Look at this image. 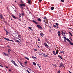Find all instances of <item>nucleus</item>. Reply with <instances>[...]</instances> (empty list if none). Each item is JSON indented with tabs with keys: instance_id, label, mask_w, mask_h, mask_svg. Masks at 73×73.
Masks as SVG:
<instances>
[{
	"instance_id": "obj_1",
	"label": "nucleus",
	"mask_w": 73,
	"mask_h": 73,
	"mask_svg": "<svg viewBox=\"0 0 73 73\" xmlns=\"http://www.w3.org/2000/svg\"><path fill=\"white\" fill-rule=\"evenodd\" d=\"M19 6H20V7L22 9H24V7H25V5L24 4H20L19 5Z\"/></svg>"
},
{
	"instance_id": "obj_2",
	"label": "nucleus",
	"mask_w": 73,
	"mask_h": 73,
	"mask_svg": "<svg viewBox=\"0 0 73 73\" xmlns=\"http://www.w3.org/2000/svg\"><path fill=\"white\" fill-rule=\"evenodd\" d=\"M37 27H38V29H42L43 28L41 26H40L39 25H37Z\"/></svg>"
},
{
	"instance_id": "obj_3",
	"label": "nucleus",
	"mask_w": 73,
	"mask_h": 73,
	"mask_svg": "<svg viewBox=\"0 0 73 73\" xmlns=\"http://www.w3.org/2000/svg\"><path fill=\"white\" fill-rule=\"evenodd\" d=\"M59 67V68H61V67H62V68H64V65L63 64L60 63V66Z\"/></svg>"
},
{
	"instance_id": "obj_4",
	"label": "nucleus",
	"mask_w": 73,
	"mask_h": 73,
	"mask_svg": "<svg viewBox=\"0 0 73 73\" xmlns=\"http://www.w3.org/2000/svg\"><path fill=\"white\" fill-rule=\"evenodd\" d=\"M43 56L45 57H49V56L48 55H47L45 54H43Z\"/></svg>"
},
{
	"instance_id": "obj_5",
	"label": "nucleus",
	"mask_w": 73,
	"mask_h": 73,
	"mask_svg": "<svg viewBox=\"0 0 73 73\" xmlns=\"http://www.w3.org/2000/svg\"><path fill=\"white\" fill-rule=\"evenodd\" d=\"M64 41L65 42H66V40H67V38H66L65 37V36H64Z\"/></svg>"
},
{
	"instance_id": "obj_6",
	"label": "nucleus",
	"mask_w": 73,
	"mask_h": 73,
	"mask_svg": "<svg viewBox=\"0 0 73 73\" xmlns=\"http://www.w3.org/2000/svg\"><path fill=\"white\" fill-rule=\"evenodd\" d=\"M0 18L1 19H3V16L2 14L0 15Z\"/></svg>"
},
{
	"instance_id": "obj_7",
	"label": "nucleus",
	"mask_w": 73,
	"mask_h": 73,
	"mask_svg": "<svg viewBox=\"0 0 73 73\" xmlns=\"http://www.w3.org/2000/svg\"><path fill=\"white\" fill-rule=\"evenodd\" d=\"M44 44L45 45V46H47V47H49V46L47 44L45 43H44Z\"/></svg>"
},
{
	"instance_id": "obj_8",
	"label": "nucleus",
	"mask_w": 73,
	"mask_h": 73,
	"mask_svg": "<svg viewBox=\"0 0 73 73\" xmlns=\"http://www.w3.org/2000/svg\"><path fill=\"white\" fill-rule=\"evenodd\" d=\"M53 26V27H54V28H57L56 29H58V27L57 26H56V25H54Z\"/></svg>"
},
{
	"instance_id": "obj_9",
	"label": "nucleus",
	"mask_w": 73,
	"mask_h": 73,
	"mask_svg": "<svg viewBox=\"0 0 73 73\" xmlns=\"http://www.w3.org/2000/svg\"><path fill=\"white\" fill-rule=\"evenodd\" d=\"M12 17L13 19H16V17L15 16V15H12Z\"/></svg>"
},
{
	"instance_id": "obj_10",
	"label": "nucleus",
	"mask_w": 73,
	"mask_h": 73,
	"mask_svg": "<svg viewBox=\"0 0 73 73\" xmlns=\"http://www.w3.org/2000/svg\"><path fill=\"white\" fill-rule=\"evenodd\" d=\"M28 3L30 5H31V0H28Z\"/></svg>"
},
{
	"instance_id": "obj_11",
	"label": "nucleus",
	"mask_w": 73,
	"mask_h": 73,
	"mask_svg": "<svg viewBox=\"0 0 73 73\" xmlns=\"http://www.w3.org/2000/svg\"><path fill=\"white\" fill-rule=\"evenodd\" d=\"M15 42H19V43H20V41L16 39L15 40Z\"/></svg>"
},
{
	"instance_id": "obj_12",
	"label": "nucleus",
	"mask_w": 73,
	"mask_h": 73,
	"mask_svg": "<svg viewBox=\"0 0 73 73\" xmlns=\"http://www.w3.org/2000/svg\"><path fill=\"white\" fill-rule=\"evenodd\" d=\"M38 21H40V22H41V19L40 18H38Z\"/></svg>"
},
{
	"instance_id": "obj_13",
	"label": "nucleus",
	"mask_w": 73,
	"mask_h": 73,
	"mask_svg": "<svg viewBox=\"0 0 73 73\" xmlns=\"http://www.w3.org/2000/svg\"><path fill=\"white\" fill-rule=\"evenodd\" d=\"M25 58L26 59V60H29V58L28 57H26V56L25 57Z\"/></svg>"
},
{
	"instance_id": "obj_14",
	"label": "nucleus",
	"mask_w": 73,
	"mask_h": 73,
	"mask_svg": "<svg viewBox=\"0 0 73 73\" xmlns=\"http://www.w3.org/2000/svg\"><path fill=\"white\" fill-rule=\"evenodd\" d=\"M18 62H19L21 65V66H23V64H22V63H21V62H20V61H19V60H18Z\"/></svg>"
},
{
	"instance_id": "obj_15",
	"label": "nucleus",
	"mask_w": 73,
	"mask_h": 73,
	"mask_svg": "<svg viewBox=\"0 0 73 73\" xmlns=\"http://www.w3.org/2000/svg\"><path fill=\"white\" fill-rule=\"evenodd\" d=\"M58 56V57H59L60 58H61V59H62V60H63V59H62V57L60 55H59Z\"/></svg>"
},
{
	"instance_id": "obj_16",
	"label": "nucleus",
	"mask_w": 73,
	"mask_h": 73,
	"mask_svg": "<svg viewBox=\"0 0 73 73\" xmlns=\"http://www.w3.org/2000/svg\"><path fill=\"white\" fill-rule=\"evenodd\" d=\"M71 41L70 42L69 44H70V45H72L73 46V42H71Z\"/></svg>"
},
{
	"instance_id": "obj_17",
	"label": "nucleus",
	"mask_w": 73,
	"mask_h": 73,
	"mask_svg": "<svg viewBox=\"0 0 73 73\" xmlns=\"http://www.w3.org/2000/svg\"><path fill=\"white\" fill-rule=\"evenodd\" d=\"M11 62L13 64H14L15 63V62L13 60H11Z\"/></svg>"
},
{
	"instance_id": "obj_18",
	"label": "nucleus",
	"mask_w": 73,
	"mask_h": 73,
	"mask_svg": "<svg viewBox=\"0 0 73 73\" xmlns=\"http://www.w3.org/2000/svg\"><path fill=\"white\" fill-rule=\"evenodd\" d=\"M51 10H53V9H54V7H51Z\"/></svg>"
},
{
	"instance_id": "obj_19",
	"label": "nucleus",
	"mask_w": 73,
	"mask_h": 73,
	"mask_svg": "<svg viewBox=\"0 0 73 73\" xmlns=\"http://www.w3.org/2000/svg\"><path fill=\"white\" fill-rule=\"evenodd\" d=\"M32 58L34 59V60H36V57H35L33 56H32Z\"/></svg>"
},
{
	"instance_id": "obj_20",
	"label": "nucleus",
	"mask_w": 73,
	"mask_h": 73,
	"mask_svg": "<svg viewBox=\"0 0 73 73\" xmlns=\"http://www.w3.org/2000/svg\"><path fill=\"white\" fill-rule=\"evenodd\" d=\"M19 18H20V17H21V13H20L19 14Z\"/></svg>"
},
{
	"instance_id": "obj_21",
	"label": "nucleus",
	"mask_w": 73,
	"mask_h": 73,
	"mask_svg": "<svg viewBox=\"0 0 73 73\" xmlns=\"http://www.w3.org/2000/svg\"><path fill=\"white\" fill-rule=\"evenodd\" d=\"M33 22H34V23H35V24H37V22H36V21H35L33 20Z\"/></svg>"
},
{
	"instance_id": "obj_22",
	"label": "nucleus",
	"mask_w": 73,
	"mask_h": 73,
	"mask_svg": "<svg viewBox=\"0 0 73 73\" xmlns=\"http://www.w3.org/2000/svg\"><path fill=\"white\" fill-rule=\"evenodd\" d=\"M10 51H12V50H11L9 49L8 50V53H10L9 52H10Z\"/></svg>"
},
{
	"instance_id": "obj_23",
	"label": "nucleus",
	"mask_w": 73,
	"mask_h": 73,
	"mask_svg": "<svg viewBox=\"0 0 73 73\" xmlns=\"http://www.w3.org/2000/svg\"><path fill=\"white\" fill-rule=\"evenodd\" d=\"M67 41H68L69 42H71V41L69 39L67 38Z\"/></svg>"
},
{
	"instance_id": "obj_24",
	"label": "nucleus",
	"mask_w": 73,
	"mask_h": 73,
	"mask_svg": "<svg viewBox=\"0 0 73 73\" xmlns=\"http://www.w3.org/2000/svg\"><path fill=\"white\" fill-rule=\"evenodd\" d=\"M4 39L6 40H7V41H9V39L8 38H4Z\"/></svg>"
},
{
	"instance_id": "obj_25",
	"label": "nucleus",
	"mask_w": 73,
	"mask_h": 73,
	"mask_svg": "<svg viewBox=\"0 0 73 73\" xmlns=\"http://www.w3.org/2000/svg\"><path fill=\"white\" fill-rule=\"evenodd\" d=\"M62 35H63V36H64V35H65V33H64V32H63L62 33Z\"/></svg>"
},
{
	"instance_id": "obj_26",
	"label": "nucleus",
	"mask_w": 73,
	"mask_h": 73,
	"mask_svg": "<svg viewBox=\"0 0 73 73\" xmlns=\"http://www.w3.org/2000/svg\"><path fill=\"white\" fill-rule=\"evenodd\" d=\"M21 15H22V16H24V12H23V13H22Z\"/></svg>"
},
{
	"instance_id": "obj_27",
	"label": "nucleus",
	"mask_w": 73,
	"mask_h": 73,
	"mask_svg": "<svg viewBox=\"0 0 73 73\" xmlns=\"http://www.w3.org/2000/svg\"><path fill=\"white\" fill-rule=\"evenodd\" d=\"M33 65H34V66L36 65V63L35 62H33Z\"/></svg>"
},
{
	"instance_id": "obj_28",
	"label": "nucleus",
	"mask_w": 73,
	"mask_h": 73,
	"mask_svg": "<svg viewBox=\"0 0 73 73\" xmlns=\"http://www.w3.org/2000/svg\"><path fill=\"white\" fill-rule=\"evenodd\" d=\"M18 36L19 37V38H21V35H19V34H18Z\"/></svg>"
},
{
	"instance_id": "obj_29",
	"label": "nucleus",
	"mask_w": 73,
	"mask_h": 73,
	"mask_svg": "<svg viewBox=\"0 0 73 73\" xmlns=\"http://www.w3.org/2000/svg\"><path fill=\"white\" fill-rule=\"evenodd\" d=\"M68 33L70 34V35H71L72 36L73 35L72 34V33L70 32H69Z\"/></svg>"
},
{
	"instance_id": "obj_30",
	"label": "nucleus",
	"mask_w": 73,
	"mask_h": 73,
	"mask_svg": "<svg viewBox=\"0 0 73 73\" xmlns=\"http://www.w3.org/2000/svg\"><path fill=\"white\" fill-rule=\"evenodd\" d=\"M14 65H15V66H18V65H17V64L16 63H15L14 64Z\"/></svg>"
},
{
	"instance_id": "obj_31",
	"label": "nucleus",
	"mask_w": 73,
	"mask_h": 73,
	"mask_svg": "<svg viewBox=\"0 0 73 73\" xmlns=\"http://www.w3.org/2000/svg\"><path fill=\"white\" fill-rule=\"evenodd\" d=\"M6 56H7L8 57H9V54H8L7 53H6Z\"/></svg>"
},
{
	"instance_id": "obj_32",
	"label": "nucleus",
	"mask_w": 73,
	"mask_h": 73,
	"mask_svg": "<svg viewBox=\"0 0 73 73\" xmlns=\"http://www.w3.org/2000/svg\"><path fill=\"white\" fill-rule=\"evenodd\" d=\"M60 53H64V51H61L60 52Z\"/></svg>"
},
{
	"instance_id": "obj_33",
	"label": "nucleus",
	"mask_w": 73,
	"mask_h": 73,
	"mask_svg": "<svg viewBox=\"0 0 73 73\" xmlns=\"http://www.w3.org/2000/svg\"><path fill=\"white\" fill-rule=\"evenodd\" d=\"M6 34L7 35H8V32L6 31Z\"/></svg>"
},
{
	"instance_id": "obj_34",
	"label": "nucleus",
	"mask_w": 73,
	"mask_h": 73,
	"mask_svg": "<svg viewBox=\"0 0 73 73\" xmlns=\"http://www.w3.org/2000/svg\"><path fill=\"white\" fill-rule=\"evenodd\" d=\"M56 26H57V27H58L59 25L58 24V23H56Z\"/></svg>"
},
{
	"instance_id": "obj_35",
	"label": "nucleus",
	"mask_w": 73,
	"mask_h": 73,
	"mask_svg": "<svg viewBox=\"0 0 73 73\" xmlns=\"http://www.w3.org/2000/svg\"><path fill=\"white\" fill-rule=\"evenodd\" d=\"M40 36H41L42 37H43V36H44V34L42 35V34H40Z\"/></svg>"
},
{
	"instance_id": "obj_36",
	"label": "nucleus",
	"mask_w": 73,
	"mask_h": 73,
	"mask_svg": "<svg viewBox=\"0 0 73 73\" xmlns=\"http://www.w3.org/2000/svg\"><path fill=\"white\" fill-rule=\"evenodd\" d=\"M29 29H30L31 30V31H32V28H31V27H29Z\"/></svg>"
},
{
	"instance_id": "obj_37",
	"label": "nucleus",
	"mask_w": 73,
	"mask_h": 73,
	"mask_svg": "<svg viewBox=\"0 0 73 73\" xmlns=\"http://www.w3.org/2000/svg\"><path fill=\"white\" fill-rule=\"evenodd\" d=\"M39 53H40L39 55H40V56H41V55H42V54H43V53H41V52H40Z\"/></svg>"
},
{
	"instance_id": "obj_38",
	"label": "nucleus",
	"mask_w": 73,
	"mask_h": 73,
	"mask_svg": "<svg viewBox=\"0 0 73 73\" xmlns=\"http://www.w3.org/2000/svg\"><path fill=\"white\" fill-rule=\"evenodd\" d=\"M21 1V3L22 4H23V1H22V0H20Z\"/></svg>"
},
{
	"instance_id": "obj_39",
	"label": "nucleus",
	"mask_w": 73,
	"mask_h": 73,
	"mask_svg": "<svg viewBox=\"0 0 73 73\" xmlns=\"http://www.w3.org/2000/svg\"><path fill=\"white\" fill-rule=\"evenodd\" d=\"M61 2H64V0H61Z\"/></svg>"
},
{
	"instance_id": "obj_40",
	"label": "nucleus",
	"mask_w": 73,
	"mask_h": 73,
	"mask_svg": "<svg viewBox=\"0 0 73 73\" xmlns=\"http://www.w3.org/2000/svg\"><path fill=\"white\" fill-rule=\"evenodd\" d=\"M53 54H56V52H55V51H53Z\"/></svg>"
},
{
	"instance_id": "obj_41",
	"label": "nucleus",
	"mask_w": 73,
	"mask_h": 73,
	"mask_svg": "<svg viewBox=\"0 0 73 73\" xmlns=\"http://www.w3.org/2000/svg\"><path fill=\"white\" fill-rule=\"evenodd\" d=\"M38 41H40V38H38Z\"/></svg>"
},
{
	"instance_id": "obj_42",
	"label": "nucleus",
	"mask_w": 73,
	"mask_h": 73,
	"mask_svg": "<svg viewBox=\"0 0 73 73\" xmlns=\"http://www.w3.org/2000/svg\"><path fill=\"white\" fill-rule=\"evenodd\" d=\"M53 66H55V67H56V66H57V65H56V64H54L53 65Z\"/></svg>"
},
{
	"instance_id": "obj_43",
	"label": "nucleus",
	"mask_w": 73,
	"mask_h": 73,
	"mask_svg": "<svg viewBox=\"0 0 73 73\" xmlns=\"http://www.w3.org/2000/svg\"><path fill=\"white\" fill-rule=\"evenodd\" d=\"M27 68L29 69V70H30L31 71H32V70L31 69H30L29 68Z\"/></svg>"
},
{
	"instance_id": "obj_44",
	"label": "nucleus",
	"mask_w": 73,
	"mask_h": 73,
	"mask_svg": "<svg viewBox=\"0 0 73 73\" xmlns=\"http://www.w3.org/2000/svg\"><path fill=\"white\" fill-rule=\"evenodd\" d=\"M60 31H58V34H60Z\"/></svg>"
},
{
	"instance_id": "obj_45",
	"label": "nucleus",
	"mask_w": 73,
	"mask_h": 73,
	"mask_svg": "<svg viewBox=\"0 0 73 73\" xmlns=\"http://www.w3.org/2000/svg\"><path fill=\"white\" fill-rule=\"evenodd\" d=\"M25 64H27V62L26 61V62H25Z\"/></svg>"
},
{
	"instance_id": "obj_46",
	"label": "nucleus",
	"mask_w": 73,
	"mask_h": 73,
	"mask_svg": "<svg viewBox=\"0 0 73 73\" xmlns=\"http://www.w3.org/2000/svg\"><path fill=\"white\" fill-rule=\"evenodd\" d=\"M14 11L15 12H16H16H17V10H15Z\"/></svg>"
},
{
	"instance_id": "obj_47",
	"label": "nucleus",
	"mask_w": 73,
	"mask_h": 73,
	"mask_svg": "<svg viewBox=\"0 0 73 73\" xmlns=\"http://www.w3.org/2000/svg\"><path fill=\"white\" fill-rule=\"evenodd\" d=\"M7 46L8 48H10V46H9V45H7Z\"/></svg>"
},
{
	"instance_id": "obj_48",
	"label": "nucleus",
	"mask_w": 73,
	"mask_h": 73,
	"mask_svg": "<svg viewBox=\"0 0 73 73\" xmlns=\"http://www.w3.org/2000/svg\"><path fill=\"white\" fill-rule=\"evenodd\" d=\"M38 66L39 67V68L40 69H41V68H40V66Z\"/></svg>"
},
{
	"instance_id": "obj_49",
	"label": "nucleus",
	"mask_w": 73,
	"mask_h": 73,
	"mask_svg": "<svg viewBox=\"0 0 73 73\" xmlns=\"http://www.w3.org/2000/svg\"><path fill=\"white\" fill-rule=\"evenodd\" d=\"M35 51H37V49H34Z\"/></svg>"
},
{
	"instance_id": "obj_50",
	"label": "nucleus",
	"mask_w": 73,
	"mask_h": 73,
	"mask_svg": "<svg viewBox=\"0 0 73 73\" xmlns=\"http://www.w3.org/2000/svg\"><path fill=\"white\" fill-rule=\"evenodd\" d=\"M39 1L41 2V1H42V0H39Z\"/></svg>"
},
{
	"instance_id": "obj_51",
	"label": "nucleus",
	"mask_w": 73,
	"mask_h": 73,
	"mask_svg": "<svg viewBox=\"0 0 73 73\" xmlns=\"http://www.w3.org/2000/svg\"><path fill=\"white\" fill-rule=\"evenodd\" d=\"M58 73H60V70L58 72Z\"/></svg>"
},
{
	"instance_id": "obj_52",
	"label": "nucleus",
	"mask_w": 73,
	"mask_h": 73,
	"mask_svg": "<svg viewBox=\"0 0 73 73\" xmlns=\"http://www.w3.org/2000/svg\"><path fill=\"white\" fill-rule=\"evenodd\" d=\"M46 23L47 24H48V22H46Z\"/></svg>"
},
{
	"instance_id": "obj_53",
	"label": "nucleus",
	"mask_w": 73,
	"mask_h": 73,
	"mask_svg": "<svg viewBox=\"0 0 73 73\" xmlns=\"http://www.w3.org/2000/svg\"><path fill=\"white\" fill-rule=\"evenodd\" d=\"M47 18L46 17H45L44 18V19H47Z\"/></svg>"
},
{
	"instance_id": "obj_54",
	"label": "nucleus",
	"mask_w": 73,
	"mask_h": 73,
	"mask_svg": "<svg viewBox=\"0 0 73 73\" xmlns=\"http://www.w3.org/2000/svg\"><path fill=\"white\" fill-rule=\"evenodd\" d=\"M3 55H5V56L6 55V53H4L3 54Z\"/></svg>"
},
{
	"instance_id": "obj_55",
	"label": "nucleus",
	"mask_w": 73,
	"mask_h": 73,
	"mask_svg": "<svg viewBox=\"0 0 73 73\" xmlns=\"http://www.w3.org/2000/svg\"><path fill=\"white\" fill-rule=\"evenodd\" d=\"M11 41H12V42H14V41L12 40H11Z\"/></svg>"
},
{
	"instance_id": "obj_56",
	"label": "nucleus",
	"mask_w": 73,
	"mask_h": 73,
	"mask_svg": "<svg viewBox=\"0 0 73 73\" xmlns=\"http://www.w3.org/2000/svg\"><path fill=\"white\" fill-rule=\"evenodd\" d=\"M58 36H60V34H58Z\"/></svg>"
},
{
	"instance_id": "obj_57",
	"label": "nucleus",
	"mask_w": 73,
	"mask_h": 73,
	"mask_svg": "<svg viewBox=\"0 0 73 73\" xmlns=\"http://www.w3.org/2000/svg\"><path fill=\"white\" fill-rule=\"evenodd\" d=\"M0 66H1V67H2V68H3V66H1V65Z\"/></svg>"
},
{
	"instance_id": "obj_58",
	"label": "nucleus",
	"mask_w": 73,
	"mask_h": 73,
	"mask_svg": "<svg viewBox=\"0 0 73 73\" xmlns=\"http://www.w3.org/2000/svg\"><path fill=\"white\" fill-rule=\"evenodd\" d=\"M9 71H10V72H11V70L9 69Z\"/></svg>"
},
{
	"instance_id": "obj_59",
	"label": "nucleus",
	"mask_w": 73,
	"mask_h": 73,
	"mask_svg": "<svg viewBox=\"0 0 73 73\" xmlns=\"http://www.w3.org/2000/svg\"><path fill=\"white\" fill-rule=\"evenodd\" d=\"M57 53H58V52L56 51V54H57Z\"/></svg>"
},
{
	"instance_id": "obj_60",
	"label": "nucleus",
	"mask_w": 73,
	"mask_h": 73,
	"mask_svg": "<svg viewBox=\"0 0 73 73\" xmlns=\"http://www.w3.org/2000/svg\"><path fill=\"white\" fill-rule=\"evenodd\" d=\"M71 29V28H69L68 29Z\"/></svg>"
},
{
	"instance_id": "obj_61",
	"label": "nucleus",
	"mask_w": 73,
	"mask_h": 73,
	"mask_svg": "<svg viewBox=\"0 0 73 73\" xmlns=\"http://www.w3.org/2000/svg\"><path fill=\"white\" fill-rule=\"evenodd\" d=\"M43 21V22H44H44H45L46 21H45V20H44Z\"/></svg>"
},
{
	"instance_id": "obj_62",
	"label": "nucleus",
	"mask_w": 73,
	"mask_h": 73,
	"mask_svg": "<svg viewBox=\"0 0 73 73\" xmlns=\"http://www.w3.org/2000/svg\"><path fill=\"white\" fill-rule=\"evenodd\" d=\"M23 66L24 68H25V66H24L23 65V66Z\"/></svg>"
},
{
	"instance_id": "obj_63",
	"label": "nucleus",
	"mask_w": 73,
	"mask_h": 73,
	"mask_svg": "<svg viewBox=\"0 0 73 73\" xmlns=\"http://www.w3.org/2000/svg\"><path fill=\"white\" fill-rule=\"evenodd\" d=\"M6 68H8V67L7 66H6Z\"/></svg>"
},
{
	"instance_id": "obj_64",
	"label": "nucleus",
	"mask_w": 73,
	"mask_h": 73,
	"mask_svg": "<svg viewBox=\"0 0 73 73\" xmlns=\"http://www.w3.org/2000/svg\"><path fill=\"white\" fill-rule=\"evenodd\" d=\"M18 39L19 40H20V41H21V39H19V38H18Z\"/></svg>"
}]
</instances>
